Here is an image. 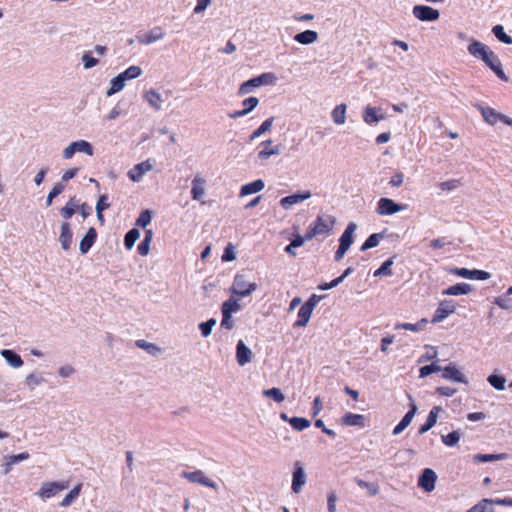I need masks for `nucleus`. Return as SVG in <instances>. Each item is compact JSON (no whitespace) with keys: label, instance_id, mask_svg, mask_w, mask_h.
Here are the masks:
<instances>
[{"label":"nucleus","instance_id":"a19ab883","mask_svg":"<svg viewBox=\"0 0 512 512\" xmlns=\"http://www.w3.org/2000/svg\"><path fill=\"white\" fill-rule=\"evenodd\" d=\"M383 238V234L381 233H374L371 234L366 241L361 246V251H366L368 249L376 247L380 240Z\"/></svg>","mask_w":512,"mask_h":512},{"label":"nucleus","instance_id":"338daca9","mask_svg":"<svg viewBox=\"0 0 512 512\" xmlns=\"http://www.w3.org/2000/svg\"><path fill=\"white\" fill-rule=\"evenodd\" d=\"M257 78V82L261 85H264V84H273L276 80V77L273 73H263L259 76L256 77Z\"/></svg>","mask_w":512,"mask_h":512},{"label":"nucleus","instance_id":"20e7f679","mask_svg":"<svg viewBox=\"0 0 512 512\" xmlns=\"http://www.w3.org/2000/svg\"><path fill=\"white\" fill-rule=\"evenodd\" d=\"M69 487L68 482H45L37 492L38 496L47 499L55 496L60 491Z\"/></svg>","mask_w":512,"mask_h":512},{"label":"nucleus","instance_id":"72a5a7b5","mask_svg":"<svg viewBox=\"0 0 512 512\" xmlns=\"http://www.w3.org/2000/svg\"><path fill=\"white\" fill-rule=\"evenodd\" d=\"M312 315V311L309 310L307 307L302 305L298 311L297 320L294 323L295 327H305Z\"/></svg>","mask_w":512,"mask_h":512},{"label":"nucleus","instance_id":"4468645a","mask_svg":"<svg viewBox=\"0 0 512 512\" xmlns=\"http://www.w3.org/2000/svg\"><path fill=\"white\" fill-rule=\"evenodd\" d=\"M442 371V377L445 379L452 380L454 382L466 383V379L461 371L454 365H447Z\"/></svg>","mask_w":512,"mask_h":512},{"label":"nucleus","instance_id":"4be33fe9","mask_svg":"<svg viewBox=\"0 0 512 512\" xmlns=\"http://www.w3.org/2000/svg\"><path fill=\"white\" fill-rule=\"evenodd\" d=\"M472 290L471 285L467 283H457L443 290V295L458 296L470 293Z\"/></svg>","mask_w":512,"mask_h":512},{"label":"nucleus","instance_id":"603ef678","mask_svg":"<svg viewBox=\"0 0 512 512\" xmlns=\"http://www.w3.org/2000/svg\"><path fill=\"white\" fill-rule=\"evenodd\" d=\"M120 74L125 80H131L139 77L142 74V69L139 66L132 65Z\"/></svg>","mask_w":512,"mask_h":512},{"label":"nucleus","instance_id":"cd10ccee","mask_svg":"<svg viewBox=\"0 0 512 512\" xmlns=\"http://www.w3.org/2000/svg\"><path fill=\"white\" fill-rule=\"evenodd\" d=\"M30 457L28 452H22L17 455H10L5 457L4 463V473L7 474L10 472L12 465L19 463L21 461L27 460Z\"/></svg>","mask_w":512,"mask_h":512},{"label":"nucleus","instance_id":"69168bd1","mask_svg":"<svg viewBox=\"0 0 512 512\" xmlns=\"http://www.w3.org/2000/svg\"><path fill=\"white\" fill-rule=\"evenodd\" d=\"M259 103V100L258 98L256 97H248L246 98L245 100H243L242 104H243V109H244V113H249L251 112Z\"/></svg>","mask_w":512,"mask_h":512},{"label":"nucleus","instance_id":"3c124183","mask_svg":"<svg viewBox=\"0 0 512 512\" xmlns=\"http://www.w3.org/2000/svg\"><path fill=\"white\" fill-rule=\"evenodd\" d=\"M393 264V258H390L382 263V265L374 271V276H380V275H386L390 276L392 275L391 266Z\"/></svg>","mask_w":512,"mask_h":512},{"label":"nucleus","instance_id":"c03bdc74","mask_svg":"<svg viewBox=\"0 0 512 512\" xmlns=\"http://www.w3.org/2000/svg\"><path fill=\"white\" fill-rule=\"evenodd\" d=\"M260 84L257 82V78L254 77L252 79H249L245 82H243L239 89H238V94L239 95H245V94H248L250 93L254 88L256 87H259Z\"/></svg>","mask_w":512,"mask_h":512},{"label":"nucleus","instance_id":"774afa93","mask_svg":"<svg viewBox=\"0 0 512 512\" xmlns=\"http://www.w3.org/2000/svg\"><path fill=\"white\" fill-rule=\"evenodd\" d=\"M236 258L234 247L231 244H228L224 249V253L221 257L223 262L233 261Z\"/></svg>","mask_w":512,"mask_h":512},{"label":"nucleus","instance_id":"c85d7f7f","mask_svg":"<svg viewBox=\"0 0 512 512\" xmlns=\"http://www.w3.org/2000/svg\"><path fill=\"white\" fill-rule=\"evenodd\" d=\"M264 186V182L261 179H257L253 182L243 185L240 191V196H246L257 193L261 191L264 188Z\"/></svg>","mask_w":512,"mask_h":512},{"label":"nucleus","instance_id":"e2e57ef3","mask_svg":"<svg viewBox=\"0 0 512 512\" xmlns=\"http://www.w3.org/2000/svg\"><path fill=\"white\" fill-rule=\"evenodd\" d=\"M461 184H462L461 180H459V179H452V180L441 182L439 184V187L443 191H451V190H454V189L458 188L459 186H461Z\"/></svg>","mask_w":512,"mask_h":512},{"label":"nucleus","instance_id":"13d9d810","mask_svg":"<svg viewBox=\"0 0 512 512\" xmlns=\"http://www.w3.org/2000/svg\"><path fill=\"white\" fill-rule=\"evenodd\" d=\"M417 411V406L414 402H411L410 404V410L404 415V417L401 419L400 423H402L404 426L408 427L409 424L412 422L415 414Z\"/></svg>","mask_w":512,"mask_h":512},{"label":"nucleus","instance_id":"f03ea898","mask_svg":"<svg viewBox=\"0 0 512 512\" xmlns=\"http://www.w3.org/2000/svg\"><path fill=\"white\" fill-rule=\"evenodd\" d=\"M336 219L331 215H318L307 231L306 239H313L316 236L328 235L335 225Z\"/></svg>","mask_w":512,"mask_h":512},{"label":"nucleus","instance_id":"9b49d317","mask_svg":"<svg viewBox=\"0 0 512 512\" xmlns=\"http://www.w3.org/2000/svg\"><path fill=\"white\" fill-rule=\"evenodd\" d=\"M306 482V475L300 462L295 463V469L292 478V490L299 493Z\"/></svg>","mask_w":512,"mask_h":512},{"label":"nucleus","instance_id":"423d86ee","mask_svg":"<svg viewBox=\"0 0 512 512\" xmlns=\"http://www.w3.org/2000/svg\"><path fill=\"white\" fill-rule=\"evenodd\" d=\"M480 112L484 120L490 125H495L499 121L507 125H512L511 118L507 117L504 114L498 113L495 109L491 107H480Z\"/></svg>","mask_w":512,"mask_h":512},{"label":"nucleus","instance_id":"2f4dec72","mask_svg":"<svg viewBox=\"0 0 512 512\" xmlns=\"http://www.w3.org/2000/svg\"><path fill=\"white\" fill-rule=\"evenodd\" d=\"M346 104L337 105L331 113L332 120L337 125H342L346 121Z\"/></svg>","mask_w":512,"mask_h":512},{"label":"nucleus","instance_id":"052dcab7","mask_svg":"<svg viewBox=\"0 0 512 512\" xmlns=\"http://www.w3.org/2000/svg\"><path fill=\"white\" fill-rule=\"evenodd\" d=\"M151 218V212L149 210H144L137 218L136 225L145 228L148 224H150Z\"/></svg>","mask_w":512,"mask_h":512},{"label":"nucleus","instance_id":"aec40b11","mask_svg":"<svg viewBox=\"0 0 512 512\" xmlns=\"http://www.w3.org/2000/svg\"><path fill=\"white\" fill-rule=\"evenodd\" d=\"M341 423L346 426H365V416L361 414H355L347 412L342 418Z\"/></svg>","mask_w":512,"mask_h":512},{"label":"nucleus","instance_id":"864d4df0","mask_svg":"<svg viewBox=\"0 0 512 512\" xmlns=\"http://www.w3.org/2000/svg\"><path fill=\"white\" fill-rule=\"evenodd\" d=\"M442 442L446 445V446H455L459 440H460V433L458 431H452L450 433H448L447 435H443L442 436Z\"/></svg>","mask_w":512,"mask_h":512},{"label":"nucleus","instance_id":"0eeeda50","mask_svg":"<svg viewBox=\"0 0 512 512\" xmlns=\"http://www.w3.org/2000/svg\"><path fill=\"white\" fill-rule=\"evenodd\" d=\"M450 273L459 277H463L466 279L472 280H487L490 278V273L484 270H469L467 268H453L450 270Z\"/></svg>","mask_w":512,"mask_h":512},{"label":"nucleus","instance_id":"bf43d9fd","mask_svg":"<svg viewBox=\"0 0 512 512\" xmlns=\"http://www.w3.org/2000/svg\"><path fill=\"white\" fill-rule=\"evenodd\" d=\"M215 324H216V320L214 318H211L206 322H202L199 325L202 336L208 337L211 334L212 328Z\"/></svg>","mask_w":512,"mask_h":512},{"label":"nucleus","instance_id":"8fccbe9b","mask_svg":"<svg viewBox=\"0 0 512 512\" xmlns=\"http://www.w3.org/2000/svg\"><path fill=\"white\" fill-rule=\"evenodd\" d=\"M73 147H75L76 152H84L88 156L93 155V149L89 142L85 140H79L76 142H73Z\"/></svg>","mask_w":512,"mask_h":512},{"label":"nucleus","instance_id":"393cba45","mask_svg":"<svg viewBox=\"0 0 512 512\" xmlns=\"http://www.w3.org/2000/svg\"><path fill=\"white\" fill-rule=\"evenodd\" d=\"M379 109L371 106H367L363 113V120L365 123L371 125L378 123L384 119L383 115L378 114Z\"/></svg>","mask_w":512,"mask_h":512},{"label":"nucleus","instance_id":"473e14b6","mask_svg":"<svg viewBox=\"0 0 512 512\" xmlns=\"http://www.w3.org/2000/svg\"><path fill=\"white\" fill-rule=\"evenodd\" d=\"M427 323H428L427 319L423 318L414 324L413 323H398L395 325V329L396 330L404 329V330H409V331H413V332H419L426 327Z\"/></svg>","mask_w":512,"mask_h":512},{"label":"nucleus","instance_id":"5fc2aeb1","mask_svg":"<svg viewBox=\"0 0 512 512\" xmlns=\"http://www.w3.org/2000/svg\"><path fill=\"white\" fill-rule=\"evenodd\" d=\"M64 185L62 183H57L54 185V187L51 189V191L48 194L47 200H46V206H50L53 202V199L56 198L58 195H60L64 190Z\"/></svg>","mask_w":512,"mask_h":512},{"label":"nucleus","instance_id":"49530a36","mask_svg":"<svg viewBox=\"0 0 512 512\" xmlns=\"http://www.w3.org/2000/svg\"><path fill=\"white\" fill-rule=\"evenodd\" d=\"M274 117L266 119L250 136V139H255L265 132L269 131L272 127Z\"/></svg>","mask_w":512,"mask_h":512},{"label":"nucleus","instance_id":"412c9836","mask_svg":"<svg viewBox=\"0 0 512 512\" xmlns=\"http://www.w3.org/2000/svg\"><path fill=\"white\" fill-rule=\"evenodd\" d=\"M441 411L440 406H434L426 419V422L419 428V434H424L429 431L437 422L438 414Z\"/></svg>","mask_w":512,"mask_h":512},{"label":"nucleus","instance_id":"a211bd4d","mask_svg":"<svg viewBox=\"0 0 512 512\" xmlns=\"http://www.w3.org/2000/svg\"><path fill=\"white\" fill-rule=\"evenodd\" d=\"M72 237L73 233L71 231L70 224L68 222H63L61 225V232L59 236V242L63 250L67 251L70 249Z\"/></svg>","mask_w":512,"mask_h":512},{"label":"nucleus","instance_id":"1a4fd4ad","mask_svg":"<svg viewBox=\"0 0 512 512\" xmlns=\"http://www.w3.org/2000/svg\"><path fill=\"white\" fill-rule=\"evenodd\" d=\"M402 210V206L389 198H381L377 203L376 212L379 215H393Z\"/></svg>","mask_w":512,"mask_h":512},{"label":"nucleus","instance_id":"4c0bfd02","mask_svg":"<svg viewBox=\"0 0 512 512\" xmlns=\"http://www.w3.org/2000/svg\"><path fill=\"white\" fill-rule=\"evenodd\" d=\"M355 482L359 487L367 489L369 496H375L379 493V485L375 482H367L360 478H356Z\"/></svg>","mask_w":512,"mask_h":512},{"label":"nucleus","instance_id":"e433bc0d","mask_svg":"<svg viewBox=\"0 0 512 512\" xmlns=\"http://www.w3.org/2000/svg\"><path fill=\"white\" fill-rule=\"evenodd\" d=\"M125 81L126 80L124 79V77L121 74L114 77L111 80L110 88L107 90V95L111 96V95L121 91L125 86Z\"/></svg>","mask_w":512,"mask_h":512},{"label":"nucleus","instance_id":"f704fd0d","mask_svg":"<svg viewBox=\"0 0 512 512\" xmlns=\"http://www.w3.org/2000/svg\"><path fill=\"white\" fill-rule=\"evenodd\" d=\"M78 208V201L75 200V198H71L64 207L61 208L60 213L61 216L68 220L70 219Z\"/></svg>","mask_w":512,"mask_h":512},{"label":"nucleus","instance_id":"5701e85b","mask_svg":"<svg viewBox=\"0 0 512 512\" xmlns=\"http://www.w3.org/2000/svg\"><path fill=\"white\" fill-rule=\"evenodd\" d=\"M0 353L2 357L7 361V363L13 368H19L23 365L22 358L14 351L9 349H3L1 350Z\"/></svg>","mask_w":512,"mask_h":512},{"label":"nucleus","instance_id":"ea45409f","mask_svg":"<svg viewBox=\"0 0 512 512\" xmlns=\"http://www.w3.org/2000/svg\"><path fill=\"white\" fill-rule=\"evenodd\" d=\"M139 236H140V232L138 229L133 228V229L129 230L124 237L125 248L128 250L132 249L135 242L138 240Z\"/></svg>","mask_w":512,"mask_h":512},{"label":"nucleus","instance_id":"6e6d98bb","mask_svg":"<svg viewBox=\"0 0 512 512\" xmlns=\"http://www.w3.org/2000/svg\"><path fill=\"white\" fill-rule=\"evenodd\" d=\"M488 382L491 386H493L497 390H504L505 388V378L499 375H490L488 377Z\"/></svg>","mask_w":512,"mask_h":512},{"label":"nucleus","instance_id":"de8ad7c7","mask_svg":"<svg viewBox=\"0 0 512 512\" xmlns=\"http://www.w3.org/2000/svg\"><path fill=\"white\" fill-rule=\"evenodd\" d=\"M466 512H494L491 507V502L488 499H483Z\"/></svg>","mask_w":512,"mask_h":512},{"label":"nucleus","instance_id":"2eb2a0df","mask_svg":"<svg viewBox=\"0 0 512 512\" xmlns=\"http://www.w3.org/2000/svg\"><path fill=\"white\" fill-rule=\"evenodd\" d=\"M311 197V193L306 191L304 193H297L286 196L280 200V205L284 209H290L294 204L300 203Z\"/></svg>","mask_w":512,"mask_h":512},{"label":"nucleus","instance_id":"09e8293b","mask_svg":"<svg viewBox=\"0 0 512 512\" xmlns=\"http://www.w3.org/2000/svg\"><path fill=\"white\" fill-rule=\"evenodd\" d=\"M263 395L266 396V397H271L273 398V400L277 403H281L284 401L285 399V396L284 394L281 392V390L279 388H271V389H266L263 391Z\"/></svg>","mask_w":512,"mask_h":512},{"label":"nucleus","instance_id":"a18cd8bd","mask_svg":"<svg viewBox=\"0 0 512 512\" xmlns=\"http://www.w3.org/2000/svg\"><path fill=\"white\" fill-rule=\"evenodd\" d=\"M81 484L76 485L61 501L60 506L67 507L69 506L80 494Z\"/></svg>","mask_w":512,"mask_h":512},{"label":"nucleus","instance_id":"680f3d73","mask_svg":"<svg viewBox=\"0 0 512 512\" xmlns=\"http://www.w3.org/2000/svg\"><path fill=\"white\" fill-rule=\"evenodd\" d=\"M136 345L139 348L146 350L150 354H156L160 349L153 343H148L145 340H137Z\"/></svg>","mask_w":512,"mask_h":512},{"label":"nucleus","instance_id":"b1692460","mask_svg":"<svg viewBox=\"0 0 512 512\" xmlns=\"http://www.w3.org/2000/svg\"><path fill=\"white\" fill-rule=\"evenodd\" d=\"M150 169V162H140L129 171L128 175L132 181H139L143 174Z\"/></svg>","mask_w":512,"mask_h":512},{"label":"nucleus","instance_id":"6e6552de","mask_svg":"<svg viewBox=\"0 0 512 512\" xmlns=\"http://www.w3.org/2000/svg\"><path fill=\"white\" fill-rule=\"evenodd\" d=\"M455 309H456V307L452 303V301L440 302L439 306L437 307V309L434 312L431 322L435 324V323H439V322L443 321L450 314L454 313Z\"/></svg>","mask_w":512,"mask_h":512},{"label":"nucleus","instance_id":"dca6fc26","mask_svg":"<svg viewBox=\"0 0 512 512\" xmlns=\"http://www.w3.org/2000/svg\"><path fill=\"white\" fill-rule=\"evenodd\" d=\"M280 151V146L275 145L272 140L262 142L258 147V156L262 159L277 155Z\"/></svg>","mask_w":512,"mask_h":512},{"label":"nucleus","instance_id":"79ce46f5","mask_svg":"<svg viewBox=\"0 0 512 512\" xmlns=\"http://www.w3.org/2000/svg\"><path fill=\"white\" fill-rule=\"evenodd\" d=\"M505 458V454H476L473 456L475 463L490 462L502 460Z\"/></svg>","mask_w":512,"mask_h":512},{"label":"nucleus","instance_id":"f3484780","mask_svg":"<svg viewBox=\"0 0 512 512\" xmlns=\"http://www.w3.org/2000/svg\"><path fill=\"white\" fill-rule=\"evenodd\" d=\"M165 33L161 27H154L149 32L138 37V41L141 44L148 45L164 37Z\"/></svg>","mask_w":512,"mask_h":512},{"label":"nucleus","instance_id":"37998d69","mask_svg":"<svg viewBox=\"0 0 512 512\" xmlns=\"http://www.w3.org/2000/svg\"><path fill=\"white\" fill-rule=\"evenodd\" d=\"M289 424L291 427L297 431H302L310 427V421L306 418L302 417H292L289 419Z\"/></svg>","mask_w":512,"mask_h":512},{"label":"nucleus","instance_id":"bb28decb","mask_svg":"<svg viewBox=\"0 0 512 512\" xmlns=\"http://www.w3.org/2000/svg\"><path fill=\"white\" fill-rule=\"evenodd\" d=\"M318 39V33L313 30H305L294 36V40L300 44L308 45L314 43Z\"/></svg>","mask_w":512,"mask_h":512},{"label":"nucleus","instance_id":"c9c22d12","mask_svg":"<svg viewBox=\"0 0 512 512\" xmlns=\"http://www.w3.org/2000/svg\"><path fill=\"white\" fill-rule=\"evenodd\" d=\"M240 308L241 306L238 302V299L231 297L223 302L221 311L222 313L232 315V313L239 311Z\"/></svg>","mask_w":512,"mask_h":512},{"label":"nucleus","instance_id":"0e129e2a","mask_svg":"<svg viewBox=\"0 0 512 512\" xmlns=\"http://www.w3.org/2000/svg\"><path fill=\"white\" fill-rule=\"evenodd\" d=\"M82 61L86 69L95 67L99 63L98 59L91 55V52H85L82 56Z\"/></svg>","mask_w":512,"mask_h":512},{"label":"nucleus","instance_id":"4d7b16f0","mask_svg":"<svg viewBox=\"0 0 512 512\" xmlns=\"http://www.w3.org/2000/svg\"><path fill=\"white\" fill-rule=\"evenodd\" d=\"M441 370H442V368L439 365H437L435 363H432L430 365H426V366L421 367L420 370H419V376L421 378H424V377H427L428 375H430V374H432L434 372H439Z\"/></svg>","mask_w":512,"mask_h":512},{"label":"nucleus","instance_id":"f257e3e1","mask_svg":"<svg viewBox=\"0 0 512 512\" xmlns=\"http://www.w3.org/2000/svg\"><path fill=\"white\" fill-rule=\"evenodd\" d=\"M467 50L473 57L481 59L501 80H508L501 61L487 45L478 40H473L468 45Z\"/></svg>","mask_w":512,"mask_h":512},{"label":"nucleus","instance_id":"39448f33","mask_svg":"<svg viewBox=\"0 0 512 512\" xmlns=\"http://www.w3.org/2000/svg\"><path fill=\"white\" fill-rule=\"evenodd\" d=\"M412 13L414 17L420 21H436L440 17V13L437 9L426 5H415Z\"/></svg>","mask_w":512,"mask_h":512},{"label":"nucleus","instance_id":"c756f323","mask_svg":"<svg viewBox=\"0 0 512 512\" xmlns=\"http://www.w3.org/2000/svg\"><path fill=\"white\" fill-rule=\"evenodd\" d=\"M356 229L355 223H349L343 234L341 235L339 242L341 246L349 248L353 243V233Z\"/></svg>","mask_w":512,"mask_h":512},{"label":"nucleus","instance_id":"7c9ffc66","mask_svg":"<svg viewBox=\"0 0 512 512\" xmlns=\"http://www.w3.org/2000/svg\"><path fill=\"white\" fill-rule=\"evenodd\" d=\"M144 98L151 107H153L155 110H160L162 103V97L160 93L154 89H150L145 92Z\"/></svg>","mask_w":512,"mask_h":512},{"label":"nucleus","instance_id":"6ab92c4d","mask_svg":"<svg viewBox=\"0 0 512 512\" xmlns=\"http://www.w3.org/2000/svg\"><path fill=\"white\" fill-rule=\"evenodd\" d=\"M97 239V232L94 227H90L80 242L79 249L82 254L87 253L94 245Z\"/></svg>","mask_w":512,"mask_h":512},{"label":"nucleus","instance_id":"ddd939ff","mask_svg":"<svg viewBox=\"0 0 512 512\" xmlns=\"http://www.w3.org/2000/svg\"><path fill=\"white\" fill-rule=\"evenodd\" d=\"M252 351L248 348L242 340H239L236 345V360L240 366H244L252 359Z\"/></svg>","mask_w":512,"mask_h":512},{"label":"nucleus","instance_id":"a878e982","mask_svg":"<svg viewBox=\"0 0 512 512\" xmlns=\"http://www.w3.org/2000/svg\"><path fill=\"white\" fill-rule=\"evenodd\" d=\"M205 180L201 177H195L192 181L191 196L194 200H201L205 194Z\"/></svg>","mask_w":512,"mask_h":512},{"label":"nucleus","instance_id":"58836bf2","mask_svg":"<svg viewBox=\"0 0 512 512\" xmlns=\"http://www.w3.org/2000/svg\"><path fill=\"white\" fill-rule=\"evenodd\" d=\"M492 33L500 42L509 45L512 44V37L505 33L504 27L502 25H495L492 28Z\"/></svg>","mask_w":512,"mask_h":512},{"label":"nucleus","instance_id":"7ed1b4c3","mask_svg":"<svg viewBox=\"0 0 512 512\" xmlns=\"http://www.w3.org/2000/svg\"><path fill=\"white\" fill-rule=\"evenodd\" d=\"M257 289L256 283H250L247 281L244 274H236L231 287V292L240 297L249 296L253 291Z\"/></svg>","mask_w":512,"mask_h":512},{"label":"nucleus","instance_id":"f8f14e48","mask_svg":"<svg viewBox=\"0 0 512 512\" xmlns=\"http://www.w3.org/2000/svg\"><path fill=\"white\" fill-rule=\"evenodd\" d=\"M436 474L432 469L426 468L419 477L418 484L425 491L431 492L435 488Z\"/></svg>","mask_w":512,"mask_h":512},{"label":"nucleus","instance_id":"9d476101","mask_svg":"<svg viewBox=\"0 0 512 512\" xmlns=\"http://www.w3.org/2000/svg\"><path fill=\"white\" fill-rule=\"evenodd\" d=\"M182 477L187 479L191 483H198L206 487L215 489L216 484L205 476L203 471L196 470L193 472H183Z\"/></svg>","mask_w":512,"mask_h":512}]
</instances>
